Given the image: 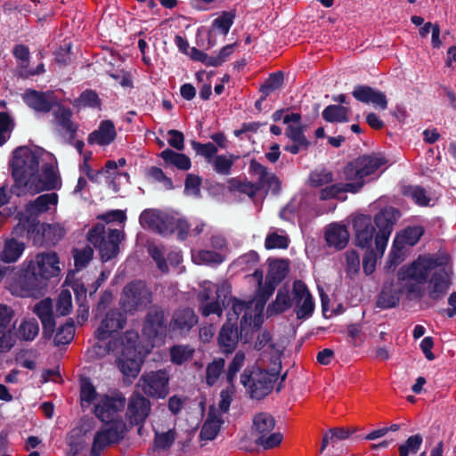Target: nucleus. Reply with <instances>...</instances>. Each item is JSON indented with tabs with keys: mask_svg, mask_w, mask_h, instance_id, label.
Wrapping results in <instances>:
<instances>
[{
	"mask_svg": "<svg viewBox=\"0 0 456 456\" xmlns=\"http://www.w3.org/2000/svg\"><path fill=\"white\" fill-rule=\"evenodd\" d=\"M403 193L405 196L411 198L419 206H427L430 200L427 191L419 186L405 187Z\"/></svg>",
	"mask_w": 456,
	"mask_h": 456,
	"instance_id": "55",
	"label": "nucleus"
},
{
	"mask_svg": "<svg viewBox=\"0 0 456 456\" xmlns=\"http://www.w3.org/2000/svg\"><path fill=\"white\" fill-rule=\"evenodd\" d=\"M289 242V238L286 234L285 231H273L266 235L265 247L267 249L287 248Z\"/></svg>",
	"mask_w": 456,
	"mask_h": 456,
	"instance_id": "44",
	"label": "nucleus"
},
{
	"mask_svg": "<svg viewBox=\"0 0 456 456\" xmlns=\"http://www.w3.org/2000/svg\"><path fill=\"white\" fill-rule=\"evenodd\" d=\"M231 321L232 318L229 317V322L224 324L218 337L219 346L224 353L232 352L239 338L237 326L235 323H232Z\"/></svg>",
	"mask_w": 456,
	"mask_h": 456,
	"instance_id": "33",
	"label": "nucleus"
},
{
	"mask_svg": "<svg viewBox=\"0 0 456 456\" xmlns=\"http://www.w3.org/2000/svg\"><path fill=\"white\" fill-rule=\"evenodd\" d=\"M398 217L399 212L393 208H386L375 216V223L379 229L375 239V249L366 248L367 250L362 260L363 272L367 275L375 271L378 259L383 256L394 224Z\"/></svg>",
	"mask_w": 456,
	"mask_h": 456,
	"instance_id": "6",
	"label": "nucleus"
},
{
	"mask_svg": "<svg viewBox=\"0 0 456 456\" xmlns=\"http://www.w3.org/2000/svg\"><path fill=\"white\" fill-rule=\"evenodd\" d=\"M452 274V266L448 256L424 255L419 256L411 265L403 266L398 276L402 281H414L417 284L428 282V297L436 300L450 289Z\"/></svg>",
	"mask_w": 456,
	"mask_h": 456,
	"instance_id": "3",
	"label": "nucleus"
},
{
	"mask_svg": "<svg viewBox=\"0 0 456 456\" xmlns=\"http://www.w3.org/2000/svg\"><path fill=\"white\" fill-rule=\"evenodd\" d=\"M346 272L350 277L355 275L360 270V257L355 250H347L345 253Z\"/></svg>",
	"mask_w": 456,
	"mask_h": 456,
	"instance_id": "62",
	"label": "nucleus"
},
{
	"mask_svg": "<svg viewBox=\"0 0 456 456\" xmlns=\"http://www.w3.org/2000/svg\"><path fill=\"white\" fill-rule=\"evenodd\" d=\"M42 234L46 242L55 244L61 240L66 232L61 224H46L42 225Z\"/></svg>",
	"mask_w": 456,
	"mask_h": 456,
	"instance_id": "47",
	"label": "nucleus"
},
{
	"mask_svg": "<svg viewBox=\"0 0 456 456\" xmlns=\"http://www.w3.org/2000/svg\"><path fill=\"white\" fill-rule=\"evenodd\" d=\"M124 232L118 229L105 231L102 224L95 225L88 234V240L99 249L103 262L115 257L119 250L118 244L124 239Z\"/></svg>",
	"mask_w": 456,
	"mask_h": 456,
	"instance_id": "9",
	"label": "nucleus"
},
{
	"mask_svg": "<svg viewBox=\"0 0 456 456\" xmlns=\"http://www.w3.org/2000/svg\"><path fill=\"white\" fill-rule=\"evenodd\" d=\"M167 228L170 230V234L176 232L178 239L183 240L190 234V225L183 218L169 216Z\"/></svg>",
	"mask_w": 456,
	"mask_h": 456,
	"instance_id": "48",
	"label": "nucleus"
},
{
	"mask_svg": "<svg viewBox=\"0 0 456 456\" xmlns=\"http://www.w3.org/2000/svg\"><path fill=\"white\" fill-rule=\"evenodd\" d=\"M59 197L57 193H45L26 205V214L28 219L36 221L44 214H54L57 209Z\"/></svg>",
	"mask_w": 456,
	"mask_h": 456,
	"instance_id": "22",
	"label": "nucleus"
},
{
	"mask_svg": "<svg viewBox=\"0 0 456 456\" xmlns=\"http://www.w3.org/2000/svg\"><path fill=\"white\" fill-rule=\"evenodd\" d=\"M126 323V315L118 310L109 311L102 320L95 337L99 341L112 338L106 346L105 351L116 356V364L124 377L136 378L141 370L143 356L137 350L138 333L127 330L118 338H114Z\"/></svg>",
	"mask_w": 456,
	"mask_h": 456,
	"instance_id": "2",
	"label": "nucleus"
},
{
	"mask_svg": "<svg viewBox=\"0 0 456 456\" xmlns=\"http://www.w3.org/2000/svg\"><path fill=\"white\" fill-rule=\"evenodd\" d=\"M350 435L349 430L344 428H335L330 429L328 433H326L322 438V444L321 447V452L324 451L326 446L330 443H335L338 440H344L347 438Z\"/></svg>",
	"mask_w": 456,
	"mask_h": 456,
	"instance_id": "57",
	"label": "nucleus"
},
{
	"mask_svg": "<svg viewBox=\"0 0 456 456\" xmlns=\"http://www.w3.org/2000/svg\"><path fill=\"white\" fill-rule=\"evenodd\" d=\"M80 400L82 408L93 406L94 415L102 422L122 421L118 412L125 407V397L98 394L93 384L84 379L81 383Z\"/></svg>",
	"mask_w": 456,
	"mask_h": 456,
	"instance_id": "5",
	"label": "nucleus"
},
{
	"mask_svg": "<svg viewBox=\"0 0 456 456\" xmlns=\"http://www.w3.org/2000/svg\"><path fill=\"white\" fill-rule=\"evenodd\" d=\"M265 305L264 300H250L248 302L234 300L232 303V311L236 317L242 314L240 321L241 330L251 327L253 330L260 328L263 322V311Z\"/></svg>",
	"mask_w": 456,
	"mask_h": 456,
	"instance_id": "14",
	"label": "nucleus"
},
{
	"mask_svg": "<svg viewBox=\"0 0 456 456\" xmlns=\"http://www.w3.org/2000/svg\"><path fill=\"white\" fill-rule=\"evenodd\" d=\"M192 258L197 264L218 265L224 261L221 254L212 250H200L192 254Z\"/></svg>",
	"mask_w": 456,
	"mask_h": 456,
	"instance_id": "52",
	"label": "nucleus"
},
{
	"mask_svg": "<svg viewBox=\"0 0 456 456\" xmlns=\"http://www.w3.org/2000/svg\"><path fill=\"white\" fill-rule=\"evenodd\" d=\"M151 410V403L139 391H134L129 398L126 417L133 425L143 424Z\"/></svg>",
	"mask_w": 456,
	"mask_h": 456,
	"instance_id": "21",
	"label": "nucleus"
},
{
	"mask_svg": "<svg viewBox=\"0 0 456 456\" xmlns=\"http://www.w3.org/2000/svg\"><path fill=\"white\" fill-rule=\"evenodd\" d=\"M165 312L163 309L154 306L147 314L142 327V333L153 343L163 341L167 333L165 323Z\"/></svg>",
	"mask_w": 456,
	"mask_h": 456,
	"instance_id": "18",
	"label": "nucleus"
},
{
	"mask_svg": "<svg viewBox=\"0 0 456 456\" xmlns=\"http://www.w3.org/2000/svg\"><path fill=\"white\" fill-rule=\"evenodd\" d=\"M423 234V229L420 226L408 227L395 238V247L414 246Z\"/></svg>",
	"mask_w": 456,
	"mask_h": 456,
	"instance_id": "37",
	"label": "nucleus"
},
{
	"mask_svg": "<svg viewBox=\"0 0 456 456\" xmlns=\"http://www.w3.org/2000/svg\"><path fill=\"white\" fill-rule=\"evenodd\" d=\"M194 353V349L189 346L177 345L170 349L171 361L176 364H182L190 360Z\"/></svg>",
	"mask_w": 456,
	"mask_h": 456,
	"instance_id": "50",
	"label": "nucleus"
},
{
	"mask_svg": "<svg viewBox=\"0 0 456 456\" xmlns=\"http://www.w3.org/2000/svg\"><path fill=\"white\" fill-rule=\"evenodd\" d=\"M94 250L91 247L86 246L82 249H75L73 256L75 260V266L77 270L86 267V265L92 260Z\"/></svg>",
	"mask_w": 456,
	"mask_h": 456,
	"instance_id": "61",
	"label": "nucleus"
},
{
	"mask_svg": "<svg viewBox=\"0 0 456 456\" xmlns=\"http://www.w3.org/2000/svg\"><path fill=\"white\" fill-rule=\"evenodd\" d=\"M375 226L372 224L371 217L370 216L361 215L354 220V229L355 232V241L356 245L361 248H370L372 245L373 238H376L378 232H376V223Z\"/></svg>",
	"mask_w": 456,
	"mask_h": 456,
	"instance_id": "23",
	"label": "nucleus"
},
{
	"mask_svg": "<svg viewBox=\"0 0 456 456\" xmlns=\"http://www.w3.org/2000/svg\"><path fill=\"white\" fill-rule=\"evenodd\" d=\"M15 187L37 193L57 189L60 178L52 155L40 148H17L11 163Z\"/></svg>",
	"mask_w": 456,
	"mask_h": 456,
	"instance_id": "1",
	"label": "nucleus"
},
{
	"mask_svg": "<svg viewBox=\"0 0 456 456\" xmlns=\"http://www.w3.org/2000/svg\"><path fill=\"white\" fill-rule=\"evenodd\" d=\"M224 419L217 409L214 406L209 408L208 417L202 426L200 436L202 440H213L217 436Z\"/></svg>",
	"mask_w": 456,
	"mask_h": 456,
	"instance_id": "31",
	"label": "nucleus"
},
{
	"mask_svg": "<svg viewBox=\"0 0 456 456\" xmlns=\"http://www.w3.org/2000/svg\"><path fill=\"white\" fill-rule=\"evenodd\" d=\"M309 186L315 190L320 200L340 199L342 193L349 192L346 183H335L333 173L326 168L312 171L308 178Z\"/></svg>",
	"mask_w": 456,
	"mask_h": 456,
	"instance_id": "8",
	"label": "nucleus"
},
{
	"mask_svg": "<svg viewBox=\"0 0 456 456\" xmlns=\"http://www.w3.org/2000/svg\"><path fill=\"white\" fill-rule=\"evenodd\" d=\"M168 220L169 215L152 209L144 210L140 216V224L142 227L164 236L170 234L167 228Z\"/></svg>",
	"mask_w": 456,
	"mask_h": 456,
	"instance_id": "25",
	"label": "nucleus"
},
{
	"mask_svg": "<svg viewBox=\"0 0 456 456\" xmlns=\"http://www.w3.org/2000/svg\"><path fill=\"white\" fill-rule=\"evenodd\" d=\"M422 443L423 438L420 435L411 436L403 444L399 446V456H409L410 453H416Z\"/></svg>",
	"mask_w": 456,
	"mask_h": 456,
	"instance_id": "54",
	"label": "nucleus"
},
{
	"mask_svg": "<svg viewBox=\"0 0 456 456\" xmlns=\"http://www.w3.org/2000/svg\"><path fill=\"white\" fill-rule=\"evenodd\" d=\"M106 423L94 436L91 448L92 456H99L105 448L118 443L124 436L126 425L123 421Z\"/></svg>",
	"mask_w": 456,
	"mask_h": 456,
	"instance_id": "15",
	"label": "nucleus"
},
{
	"mask_svg": "<svg viewBox=\"0 0 456 456\" xmlns=\"http://www.w3.org/2000/svg\"><path fill=\"white\" fill-rule=\"evenodd\" d=\"M152 293L144 281H136L126 284L121 294L120 304L127 313L143 310L151 303Z\"/></svg>",
	"mask_w": 456,
	"mask_h": 456,
	"instance_id": "11",
	"label": "nucleus"
},
{
	"mask_svg": "<svg viewBox=\"0 0 456 456\" xmlns=\"http://www.w3.org/2000/svg\"><path fill=\"white\" fill-rule=\"evenodd\" d=\"M217 293L216 285L210 281H204L202 289L199 294V299L201 302L200 310L204 316H208L211 314H222V307L216 299L215 294Z\"/></svg>",
	"mask_w": 456,
	"mask_h": 456,
	"instance_id": "26",
	"label": "nucleus"
},
{
	"mask_svg": "<svg viewBox=\"0 0 456 456\" xmlns=\"http://www.w3.org/2000/svg\"><path fill=\"white\" fill-rule=\"evenodd\" d=\"M95 421L93 419H86L77 428H74L68 435L67 440H85L84 436L94 428Z\"/></svg>",
	"mask_w": 456,
	"mask_h": 456,
	"instance_id": "60",
	"label": "nucleus"
},
{
	"mask_svg": "<svg viewBox=\"0 0 456 456\" xmlns=\"http://www.w3.org/2000/svg\"><path fill=\"white\" fill-rule=\"evenodd\" d=\"M160 157L167 164L173 165L181 170H188L191 167L190 159L182 153L167 149L160 153Z\"/></svg>",
	"mask_w": 456,
	"mask_h": 456,
	"instance_id": "42",
	"label": "nucleus"
},
{
	"mask_svg": "<svg viewBox=\"0 0 456 456\" xmlns=\"http://www.w3.org/2000/svg\"><path fill=\"white\" fill-rule=\"evenodd\" d=\"M384 164V159L375 155L360 156L348 163L342 171L347 191L351 193L360 191L366 183L365 179L375 175Z\"/></svg>",
	"mask_w": 456,
	"mask_h": 456,
	"instance_id": "7",
	"label": "nucleus"
},
{
	"mask_svg": "<svg viewBox=\"0 0 456 456\" xmlns=\"http://www.w3.org/2000/svg\"><path fill=\"white\" fill-rule=\"evenodd\" d=\"M225 362L222 358L214 360L207 366L206 382L208 386H214L224 371Z\"/></svg>",
	"mask_w": 456,
	"mask_h": 456,
	"instance_id": "49",
	"label": "nucleus"
},
{
	"mask_svg": "<svg viewBox=\"0 0 456 456\" xmlns=\"http://www.w3.org/2000/svg\"><path fill=\"white\" fill-rule=\"evenodd\" d=\"M22 99L25 103L35 111L49 112L57 103V99L53 92H39L28 89L23 95Z\"/></svg>",
	"mask_w": 456,
	"mask_h": 456,
	"instance_id": "24",
	"label": "nucleus"
},
{
	"mask_svg": "<svg viewBox=\"0 0 456 456\" xmlns=\"http://www.w3.org/2000/svg\"><path fill=\"white\" fill-rule=\"evenodd\" d=\"M25 250V244L15 239H8L5 240L3 249L0 252V259L4 263L17 262Z\"/></svg>",
	"mask_w": 456,
	"mask_h": 456,
	"instance_id": "35",
	"label": "nucleus"
},
{
	"mask_svg": "<svg viewBox=\"0 0 456 456\" xmlns=\"http://www.w3.org/2000/svg\"><path fill=\"white\" fill-rule=\"evenodd\" d=\"M248 172L256 180V183H254L257 187V192L260 190H265L266 192L272 191L273 193L279 191L280 181L278 177L256 159L250 161Z\"/></svg>",
	"mask_w": 456,
	"mask_h": 456,
	"instance_id": "20",
	"label": "nucleus"
},
{
	"mask_svg": "<svg viewBox=\"0 0 456 456\" xmlns=\"http://www.w3.org/2000/svg\"><path fill=\"white\" fill-rule=\"evenodd\" d=\"M245 362V354L243 352H237L234 355L232 362L229 364L227 372H226V380L228 384L232 385L234 383L237 373L242 368Z\"/></svg>",
	"mask_w": 456,
	"mask_h": 456,
	"instance_id": "56",
	"label": "nucleus"
},
{
	"mask_svg": "<svg viewBox=\"0 0 456 456\" xmlns=\"http://www.w3.org/2000/svg\"><path fill=\"white\" fill-rule=\"evenodd\" d=\"M275 428L273 417L267 412L256 413L253 418L251 434L256 436V444L265 450L275 448L282 441V435L280 432L272 433Z\"/></svg>",
	"mask_w": 456,
	"mask_h": 456,
	"instance_id": "10",
	"label": "nucleus"
},
{
	"mask_svg": "<svg viewBox=\"0 0 456 456\" xmlns=\"http://www.w3.org/2000/svg\"><path fill=\"white\" fill-rule=\"evenodd\" d=\"M291 303L295 305L298 319L311 316L314 310V298L306 285L300 280L293 282Z\"/></svg>",
	"mask_w": 456,
	"mask_h": 456,
	"instance_id": "19",
	"label": "nucleus"
},
{
	"mask_svg": "<svg viewBox=\"0 0 456 456\" xmlns=\"http://www.w3.org/2000/svg\"><path fill=\"white\" fill-rule=\"evenodd\" d=\"M237 159L238 157L232 154L216 155L209 164L212 165L217 174L228 175L231 174L232 167Z\"/></svg>",
	"mask_w": 456,
	"mask_h": 456,
	"instance_id": "43",
	"label": "nucleus"
},
{
	"mask_svg": "<svg viewBox=\"0 0 456 456\" xmlns=\"http://www.w3.org/2000/svg\"><path fill=\"white\" fill-rule=\"evenodd\" d=\"M349 110L341 105H330L322 111V118L328 122H346Z\"/></svg>",
	"mask_w": 456,
	"mask_h": 456,
	"instance_id": "46",
	"label": "nucleus"
},
{
	"mask_svg": "<svg viewBox=\"0 0 456 456\" xmlns=\"http://www.w3.org/2000/svg\"><path fill=\"white\" fill-rule=\"evenodd\" d=\"M74 335L75 326L73 322H67L58 329L54 337V344L56 346L67 345L73 339Z\"/></svg>",
	"mask_w": 456,
	"mask_h": 456,
	"instance_id": "51",
	"label": "nucleus"
},
{
	"mask_svg": "<svg viewBox=\"0 0 456 456\" xmlns=\"http://www.w3.org/2000/svg\"><path fill=\"white\" fill-rule=\"evenodd\" d=\"M234 392H235V389H234L233 383H232V385L228 384L227 387L221 391L220 401L218 403V410H217V412H219L221 415L223 413H226L229 411L230 404L232 401Z\"/></svg>",
	"mask_w": 456,
	"mask_h": 456,
	"instance_id": "63",
	"label": "nucleus"
},
{
	"mask_svg": "<svg viewBox=\"0 0 456 456\" xmlns=\"http://www.w3.org/2000/svg\"><path fill=\"white\" fill-rule=\"evenodd\" d=\"M283 84V74L281 72L273 73L261 86L260 90L265 95L279 89Z\"/></svg>",
	"mask_w": 456,
	"mask_h": 456,
	"instance_id": "58",
	"label": "nucleus"
},
{
	"mask_svg": "<svg viewBox=\"0 0 456 456\" xmlns=\"http://www.w3.org/2000/svg\"><path fill=\"white\" fill-rule=\"evenodd\" d=\"M281 370V361L277 356L269 357L265 353L256 362L253 371L245 370L240 376V383L248 388L252 398L260 400L273 387Z\"/></svg>",
	"mask_w": 456,
	"mask_h": 456,
	"instance_id": "4",
	"label": "nucleus"
},
{
	"mask_svg": "<svg viewBox=\"0 0 456 456\" xmlns=\"http://www.w3.org/2000/svg\"><path fill=\"white\" fill-rule=\"evenodd\" d=\"M234 13L224 12L213 21V27L216 28L223 35H226L232 27L234 20Z\"/></svg>",
	"mask_w": 456,
	"mask_h": 456,
	"instance_id": "64",
	"label": "nucleus"
},
{
	"mask_svg": "<svg viewBox=\"0 0 456 456\" xmlns=\"http://www.w3.org/2000/svg\"><path fill=\"white\" fill-rule=\"evenodd\" d=\"M14 126L13 121L6 112H0V146L10 138Z\"/></svg>",
	"mask_w": 456,
	"mask_h": 456,
	"instance_id": "59",
	"label": "nucleus"
},
{
	"mask_svg": "<svg viewBox=\"0 0 456 456\" xmlns=\"http://www.w3.org/2000/svg\"><path fill=\"white\" fill-rule=\"evenodd\" d=\"M19 279L11 285L12 293L21 297H37L44 289L43 280L34 268L22 265Z\"/></svg>",
	"mask_w": 456,
	"mask_h": 456,
	"instance_id": "13",
	"label": "nucleus"
},
{
	"mask_svg": "<svg viewBox=\"0 0 456 456\" xmlns=\"http://www.w3.org/2000/svg\"><path fill=\"white\" fill-rule=\"evenodd\" d=\"M39 333V325L36 319H23L17 329V336L24 341H33Z\"/></svg>",
	"mask_w": 456,
	"mask_h": 456,
	"instance_id": "39",
	"label": "nucleus"
},
{
	"mask_svg": "<svg viewBox=\"0 0 456 456\" xmlns=\"http://www.w3.org/2000/svg\"><path fill=\"white\" fill-rule=\"evenodd\" d=\"M24 265L36 269L40 277L45 280L57 277L61 273L59 256L53 251L37 254L34 259L24 261Z\"/></svg>",
	"mask_w": 456,
	"mask_h": 456,
	"instance_id": "17",
	"label": "nucleus"
},
{
	"mask_svg": "<svg viewBox=\"0 0 456 456\" xmlns=\"http://www.w3.org/2000/svg\"><path fill=\"white\" fill-rule=\"evenodd\" d=\"M228 190L231 192H239L248 195L249 198H254L257 193V187L254 183L247 179H240L238 177L231 178L227 182Z\"/></svg>",
	"mask_w": 456,
	"mask_h": 456,
	"instance_id": "38",
	"label": "nucleus"
},
{
	"mask_svg": "<svg viewBox=\"0 0 456 456\" xmlns=\"http://www.w3.org/2000/svg\"><path fill=\"white\" fill-rule=\"evenodd\" d=\"M301 118L299 113H287L283 118V123L287 125L285 134L292 142V144L286 145L284 150L294 155L307 150L310 144L304 134Z\"/></svg>",
	"mask_w": 456,
	"mask_h": 456,
	"instance_id": "16",
	"label": "nucleus"
},
{
	"mask_svg": "<svg viewBox=\"0 0 456 456\" xmlns=\"http://www.w3.org/2000/svg\"><path fill=\"white\" fill-rule=\"evenodd\" d=\"M198 322V317L190 308L175 311L169 323V330L180 335L188 333Z\"/></svg>",
	"mask_w": 456,
	"mask_h": 456,
	"instance_id": "27",
	"label": "nucleus"
},
{
	"mask_svg": "<svg viewBox=\"0 0 456 456\" xmlns=\"http://www.w3.org/2000/svg\"><path fill=\"white\" fill-rule=\"evenodd\" d=\"M400 300V293L393 284H385L377 299V306L382 309L395 307Z\"/></svg>",
	"mask_w": 456,
	"mask_h": 456,
	"instance_id": "36",
	"label": "nucleus"
},
{
	"mask_svg": "<svg viewBox=\"0 0 456 456\" xmlns=\"http://www.w3.org/2000/svg\"><path fill=\"white\" fill-rule=\"evenodd\" d=\"M292 305L291 297L287 290H279L274 303L268 307L271 313H283Z\"/></svg>",
	"mask_w": 456,
	"mask_h": 456,
	"instance_id": "53",
	"label": "nucleus"
},
{
	"mask_svg": "<svg viewBox=\"0 0 456 456\" xmlns=\"http://www.w3.org/2000/svg\"><path fill=\"white\" fill-rule=\"evenodd\" d=\"M325 237L329 246L341 249L347 244L349 233L345 225L336 224L329 226Z\"/></svg>",
	"mask_w": 456,
	"mask_h": 456,
	"instance_id": "34",
	"label": "nucleus"
},
{
	"mask_svg": "<svg viewBox=\"0 0 456 456\" xmlns=\"http://www.w3.org/2000/svg\"><path fill=\"white\" fill-rule=\"evenodd\" d=\"M54 122L65 132L73 134L77 131V126L72 122L71 111L62 106H59L53 112Z\"/></svg>",
	"mask_w": 456,
	"mask_h": 456,
	"instance_id": "41",
	"label": "nucleus"
},
{
	"mask_svg": "<svg viewBox=\"0 0 456 456\" xmlns=\"http://www.w3.org/2000/svg\"><path fill=\"white\" fill-rule=\"evenodd\" d=\"M177 434L175 428H169L167 431L159 432L155 430L153 447L158 451H167L174 444Z\"/></svg>",
	"mask_w": 456,
	"mask_h": 456,
	"instance_id": "40",
	"label": "nucleus"
},
{
	"mask_svg": "<svg viewBox=\"0 0 456 456\" xmlns=\"http://www.w3.org/2000/svg\"><path fill=\"white\" fill-rule=\"evenodd\" d=\"M117 131L111 120L106 119L100 122L97 129L93 131L87 138L89 144L107 146L115 141Z\"/></svg>",
	"mask_w": 456,
	"mask_h": 456,
	"instance_id": "29",
	"label": "nucleus"
},
{
	"mask_svg": "<svg viewBox=\"0 0 456 456\" xmlns=\"http://www.w3.org/2000/svg\"><path fill=\"white\" fill-rule=\"evenodd\" d=\"M353 96L365 103H372L381 110L387 108V100L386 94L380 91H377L370 86H357L354 87Z\"/></svg>",
	"mask_w": 456,
	"mask_h": 456,
	"instance_id": "30",
	"label": "nucleus"
},
{
	"mask_svg": "<svg viewBox=\"0 0 456 456\" xmlns=\"http://www.w3.org/2000/svg\"><path fill=\"white\" fill-rule=\"evenodd\" d=\"M73 105L75 107H84L92 109L101 108V99L97 93L92 89H86L81 93V94L75 99Z\"/></svg>",
	"mask_w": 456,
	"mask_h": 456,
	"instance_id": "45",
	"label": "nucleus"
},
{
	"mask_svg": "<svg viewBox=\"0 0 456 456\" xmlns=\"http://www.w3.org/2000/svg\"><path fill=\"white\" fill-rule=\"evenodd\" d=\"M33 312L38 316L43 325V336L52 338L54 332L55 321L53 311V301L45 298L35 305Z\"/></svg>",
	"mask_w": 456,
	"mask_h": 456,
	"instance_id": "28",
	"label": "nucleus"
},
{
	"mask_svg": "<svg viewBox=\"0 0 456 456\" xmlns=\"http://www.w3.org/2000/svg\"><path fill=\"white\" fill-rule=\"evenodd\" d=\"M169 377L166 370H159L142 374L135 385V391L152 398H165L169 392Z\"/></svg>",
	"mask_w": 456,
	"mask_h": 456,
	"instance_id": "12",
	"label": "nucleus"
},
{
	"mask_svg": "<svg viewBox=\"0 0 456 456\" xmlns=\"http://www.w3.org/2000/svg\"><path fill=\"white\" fill-rule=\"evenodd\" d=\"M288 270L289 265L285 260L277 259L270 262L265 281L269 289L267 297L273 293L274 287L285 278Z\"/></svg>",
	"mask_w": 456,
	"mask_h": 456,
	"instance_id": "32",
	"label": "nucleus"
}]
</instances>
